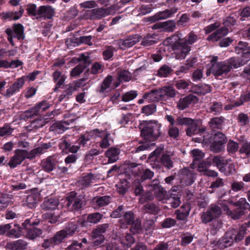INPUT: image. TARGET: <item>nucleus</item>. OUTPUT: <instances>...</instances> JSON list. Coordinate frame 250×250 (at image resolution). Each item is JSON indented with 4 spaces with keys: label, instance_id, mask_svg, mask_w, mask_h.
Instances as JSON below:
<instances>
[{
    "label": "nucleus",
    "instance_id": "39448f33",
    "mask_svg": "<svg viewBox=\"0 0 250 250\" xmlns=\"http://www.w3.org/2000/svg\"><path fill=\"white\" fill-rule=\"evenodd\" d=\"M206 143H210V150L215 153H219L225 149V145L227 142V138L222 132H217L212 134L208 139L204 138Z\"/></svg>",
    "mask_w": 250,
    "mask_h": 250
},
{
    "label": "nucleus",
    "instance_id": "13d9d810",
    "mask_svg": "<svg viewBox=\"0 0 250 250\" xmlns=\"http://www.w3.org/2000/svg\"><path fill=\"white\" fill-rule=\"evenodd\" d=\"M239 149V144L230 139L227 144V151L230 155L234 154Z\"/></svg>",
    "mask_w": 250,
    "mask_h": 250
},
{
    "label": "nucleus",
    "instance_id": "c85d7f7f",
    "mask_svg": "<svg viewBox=\"0 0 250 250\" xmlns=\"http://www.w3.org/2000/svg\"><path fill=\"white\" fill-rule=\"evenodd\" d=\"M226 119L223 116L213 117L210 119L208 125L211 129L222 130Z\"/></svg>",
    "mask_w": 250,
    "mask_h": 250
},
{
    "label": "nucleus",
    "instance_id": "ddd939ff",
    "mask_svg": "<svg viewBox=\"0 0 250 250\" xmlns=\"http://www.w3.org/2000/svg\"><path fill=\"white\" fill-rule=\"evenodd\" d=\"M51 104L46 100H43L38 103L35 106L30 108L25 112V116L31 118L34 116H44V112L48 109Z\"/></svg>",
    "mask_w": 250,
    "mask_h": 250
},
{
    "label": "nucleus",
    "instance_id": "aec40b11",
    "mask_svg": "<svg viewBox=\"0 0 250 250\" xmlns=\"http://www.w3.org/2000/svg\"><path fill=\"white\" fill-rule=\"evenodd\" d=\"M38 19H50L55 15V10L51 6L42 5L38 8Z\"/></svg>",
    "mask_w": 250,
    "mask_h": 250
},
{
    "label": "nucleus",
    "instance_id": "bf43d9fd",
    "mask_svg": "<svg viewBox=\"0 0 250 250\" xmlns=\"http://www.w3.org/2000/svg\"><path fill=\"white\" fill-rule=\"evenodd\" d=\"M191 82L189 80L179 79L174 81L175 87L179 90L188 89Z\"/></svg>",
    "mask_w": 250,
    "mask_h": 250
},
{
    "label": "nucleus",
    "instance_id": "2eb2a0df",
    "mask_svg": "<svg viewBox=\"0 0 250 250\" xmlns=\"http://www.w3.org/2000/svg\"><path fill=\"white\" fill-rule=\"evenodd\" d=\"M150 190L153 192L154 195L159 200H162L165 198L166 191L159 184V181L157 179L153 180L149 185Z\"/></svg>",
    "mask_w": 250,
    "mask_h": 250
},
{
    "label": "nucleus",
    "instance_id": "5fc2aeb1",
    "mask_svg": "<svg viewBox=\"0 0 250 250\" xmlns=\"http://www.w3.org/2000/svg\"><path fill=\"white\" fill-rule=\"evenodd\" d=\"M209 112L214 115L219 114L222 112L223 104L220 102H213L209 108Z\"/></svg>",
    "mask_w": 250,
    "mask_h": 250
},
{
    "label": "nucleus",
    "instance_id": "de8ad7c7",
    "mask_svg": "<svg viewBox=\"0 0 250 250\" xmlns=\"http://www.w3.org/2000/svg\"><path fill=\"white\" fill-rule=\"evenodd\" d=\"M246 229L243 227H241L239 230L235 229L229 230L230 231H233L232 232L234 233L233 239L236 242H239L243 239L246 233Z\"/></svg>",
    "mask_w": 250,
    "mask_h": 250
},
{
    "label": "nucleus",
    "instance_id": "7ed1b4c3",
    "mask_svg": "<svg viewBox=\"0 0 250 250\" xmlns=\"http://www.w3.org/2000/svg\"><path fill=\"white\" fill-rule=\"evenodd\" d=\"M141 136L146 141H155L161 135V125L157 121H144L139 125Z\"/></svg>",
    "mask_w": 250,
    "mask_h": 250
},
{
    "label": "nucleus",
    "instance_id": "3c124183",
    "mask_svg": "<svg viewBox=\"0 0 250 250\" xmlns=\"http://www.w3.org/2000/svg\"><path fill=\"white\" fill-rule=\"evenodd\" d=\"M196 93L200 95H205L211 92V87L208 84H200L194 86Z\"/></svg>",
    "mask_w": 250,
    "mask_h": 250
},
{
    "label": "nucleus",
    "instance_id": "b1692460",
    "mask_svg": "<svg viewBox=\"0 0 250 250\" xmlns=\"http://www.w3.org/2000/svg\"><path fill=\"white\" fill-rule=\"evenodd\" d=\"M93 133L98 137L102 138L100 143V146L102 148H106L110 145L109 144V137L110 134L99 129H95L93 130Z\"/></svg>",
    "mask_w": 250,
    "mask_h": 250
},
{
    "label": "nucleus",
    "instance_id": "473e14b6",
    "mask_svg": "<svg viewBox=\"0 0 250 250\" xmlns=\"http://www.w3.org/2000/svg\"><path fill=\"white\" fill-rule=\"evenodd\" d=\"M143 98L149 102L162 101L160 89H153L149 92H146L143 95Z\"/></svg>",
    "mask_w": 250,
    "mask_h": 250
},
{
    "label": "nucleus",
    "instance_id": "4468645a",
    "mask_svg": "<svg viewBox=\"0 0 250 250\" xmlns=\"http://www.w3.org/2000/svg\"><path fill=\"white\" fill-rule=\"evenodd\" d=\"M230 68L229 64H227L225 61L213 64L208 70L216 78H219V77H226L230 71Z\"/></svg>",
    "mask_w": 250,
    "mask_h": 250
},
{
    "label": "nucleus",
    "instance_id": "6e6d98bb",
    "mask_svg": "<svg viewBox=\"0 0 250 250\" xmlns=\"http://www.w3.org/2000/svg\"><path fill=\"white\" fill-rule=\"evenodd\" d=\"M186 134L188 136H192L198 134V124L196 121L193 120V122L189 124L186 129Z\"/></svg>",
    "mask_w": 250,
    "mask_h": 250
},
{
    "label": "nucleus",
    "instance_id": "f704fd0d",
    "mask_svg": "<svg viewBox=\"0 0 250 250\" xmlns=\"http://www.w3.org/2000/svg\"><path fill=\"white\" fill-rule=\"evenodd\" d=\"M60 148L63 151H68L69 152L75 154L78 152L80 149V147L78 146L71 145L70 143L68 142L66 140H64L59 144Z\"/></svg>",
    "mask_w": 250,
    "mask_h": 250
},
{
    "label": "nucleus",
    "instance_id": "c756f323",
    "mask_svg": "<svg viewBox=\"0 0 250 250\" xmlns=\"http://www.w3.org/2000/svg\"><path fill=\"white\" fill-rule=\"evenodd\" d=\"M227 64H229L230 70L231 71L232 67L237 68L242 65L245 64L248 61L242 57H231L228 60L225 61Z\"/></svg>",
    "mask_w": 250,
    "mask_h": 250
},
{
    "label": "nucleus",
    "instance_id": "49530a36",
    "mask_svg": "<svg viewBox=\"0 0 250 250\" xmlns=\"http://www.w3.org/2000/svg\"><path fill=\"white\" fill-rule=\"evenodd\" d=\"M128 182L125 179H123L116 185L117 192L120 194L124 195L129 189Z\"/></svg>",
    "mask_w": 250,
    "mask_h": 250
},
{
    "label": "nucleus",
    "instance_id": "6e6552de",
    "mask_svg": "<svg viewBox=\"0 0 250 250\" xmlns=\"http://www.w3.org/2000/svg\"><path fill=\"white\" fill-rule=\"evenodd\" d=\"M88 222L86 220L79 218L77 220L68 223L63 230H64L69 237L76 232L85 231Z\"/></svg>",
    "mask_w": 250,
    "mask_h": 250
},
{
    "label": "nucleus",
    "instance_id": "0eeeda50",
    "mask_svg": "<svg viewBox=\"0 0 250 250\" xmlns=\"http://www.w3.org/2000/svg\"><path fill=\"white\" fill-rule=\"evenodd\" d=\"M25 82L24 77H21L17 80L6 89L4 90L2 88L6 84L5 81L0 82V94L3 97L9 98L16 93L19 92L23 87Z\"/></svg>",
    "mask_w": 250,
    "mask_h": 250
},
{
    "label": "nucleus",
    "instance_id": "a878e982",
    "mask_svg": "<svg viewBox=\"0 0 250 250\" xmlns=\"http://www.w3.org/2000/svg\"><path fill=\"white\" fill-rule=\"evenodd\" d=\"M191 209L189 204L183 205L180 208L175 211L176 218L178 220L186 221Z\"/></svg>",
    "mask_w": 250,
    "mask_h": 250
},
{
    "label": "nucleus",
    "instance_id": "cd10ccee",
    "mask_svg": "<svg viewBox=\"0 0 250 250\" xmlns=\"http://www.w3.org/2000/svg\"><path fill=\"white\" fill-rule=\"evenodd\" d=\"M60 204L59 200L54 198L46 199L41 205L42 209L53 210L56 209Z\"/></svg>",
    "mask_w": 250,
    "mask_h": 250
},
{
    "label": "nucleus",
    "instance_id": "e433bc0d",
    "mask_svg": "<svg viewBox=\"0 0 250 250\" xmlns=\"http://www.w3.org/2000/svg\"><path fill=\"white\" fill-rule=\"evenodd\" d=\"M120 152L119 148L111 147L105 153V156L108 158V162L110 163L115 162L118 160V156Z\"/></svg>",
    "mask_w": 250,
    "mask_h": 250
},
{
    "label": "nucleus",
    "instance_id": "37998d69",
    "mask_svg": "<svg viewBox=\"0 0 250 250\" xmlns=\"http://www.w3.org/2000/svg\"><path fill=\"white\" fill-rule=\"evenodd\" d=\"M154 176V172L148 168L145 170L141 169L139 173L137 175L138 180L140 182H143L147 179H151Z\"/></svg>",
    "mask_w": 250,
    "mask_h": 250
},
{
    "label": "nucleus",
    "instance_id": "1a4fd4ad",
    "mask_svg": "<svg viewBox=\"0 0 250 250\" xmlns=\"http://www.w3.org/2000/svg\"><path fill=\"white\" fill-rule=\"evenodd\" d=\"M67 238L68 236L62 229L57 231L53 237L45 239L42 244V247L44 249L54 248L55 246L64 242L65 239Z\"/></svg>",
    "mask_w": 250,
    "mask_h": 250
},
{
    "label": "nucleus",
    "instance_id": "bb28decb",
    "mask_svg": "<svg viewBox=\"0 0 250 250\" xmlns=\"http://www.w3.org/2000/svg\"><path fill=\"white\" fill-rule=\"evenodd\" d=\"M160 89L162 101H166L174 98L176 95V91L172 86H163Z\"/></svg>",
    "mask_w": 250,
    "mask_h": 250
},
{
    "label": "nucleus",
    "instance_id": "4c0bfd02",
    "mask_svg": "<svg viewBox=\"0 0 250 250\" xmlns=\"http://www.w3.org/2000/svg\"><path fill=\"white\" fill-rule=\"evenodd\" d=\"M27 243L22 239H19L8 244V248L12 250H23L26 248Z\"/></svg>",
    "mask_w": 250,
    "mask_h": 250
},
{
    "label": "nucleus",
    "instance_id": "79ce46f5",
    "mask_svg": "<svg viewBox=\"0 0 250 250\" xmlns=\"http://www.w3.org/2000/svg\"><path fill=\"white\" fill-rule=\"evenodd\" d=\"M40 194L38 193H32L26 197V202L27 206L30 208L35 207L40 200Z\"/></svg>",
    "mask_w": 250,
    "mask_h": 250
},
{
    "label": "nucleus",
    "instance_id": "c9c22d12",
    "mask_svg": "<svg viewBox=\"0 0 250 250\" xmlns=\"http://www.w3.org/2000/svg\"><path fill=\"white\" fill-rule=\"evenodd\" d=\"M76 89L77 88L75 85L73 84H69L68 87L59 97L58 101L61 102L63 100H68L72 95L73 92L76 90Z\"/></svg>",
    "mask_w": 250,
    "mask_h": 250
},
{
    "label": "nucleus",
    "instance_id": "338daca9",
    "mask_svg": "<svg viewBox=\"0 0 250 250\" xmlns=\"http://www.w3.org/2000/svg\"><path fill=\"white\" fill-rule=\"evenodd\" d=\"M181 244L185 246L190 244L193 239L194 235L189 232L184 233L181 235Z\"/></svg>",
    "mask_w": 250,
    "mask_h": 250
},
{
    "label": "nucleus",
    "instance_id": "20e7f679",
    "mask_svg": "<svg viewBox=\"0 0 250 250\" xmlns=\"http://www.w3.org/2000/svg\"><path fill=\"white\" fill-rule=\"evenodd\" d=\"M66 202V206L68 209L74 212L81 211L86 205L84 195H78L75 191L67 194Z\"/></svg>",
    "mask_w": 250,
    "mask_h": 250
},
{
    "label": "nucleus",
    "instance_id": "5701e85b",
    "mask_svg": "<svg viewBox=\"0 0 250 250\" xmlns=\"http://www.w3.org/2000/svg\"><path fill=\"white\" fill-rule=\"evenodd\" d=\"M228 31L229 29L227 27H222L210 34L207 37V40L212 42H217L226 36L228 33Z\"/></svg>",
    "mask_w": 250,
    "mask_h": 250
},
{
    "label": "nucleus",
    "instance_id": "0e129e2a",
    "mask_svg": "<svg viewBox=\"0 0 250 250\" xmlns=\"http://www.w3.org/2000/svg\"><path fill=\"white\" fill-rule=\"evenodd\" d=\"M176 9L172 8L170 9H166L163 11L159 12L157 13V14L160 20L171 17L174 14L176 13Z\"/></svg>",
    "mask_w": 250,
    "mask_h": 250
},
{
    "label": "nucleus",
    "instance_id": "ea45409f",
    "mask_svg": "<svg viewBox=\"0 0 250 250\" xmlns=\"http://www.w3.org/2000/svg\"><path fill=\"white\" fill-rule=\"evenodd\" d=\"M13 226L14 228L12 227L10 229L8 230L6 233V236L10 238H18L23 232V228H22V225L20 226L17 224H14Z\"/></svg>",
    "mask_w": 250,
    "mask_h": 250
},
{
    "label": "nucleus",
    "instance_id": "412c9836",
    "mask_svg": "<svg viewBox=\"0 0 250 250\" xmlns=\"http://www.w3.org/2000/svg\"><path fill=\"white\" fill-rule=\"evenodd\" d=\"M152 28L153 29H162L165 32H173L176 28V23L173 20H168L162 22H157L154 24Z\"/></svg>",
    "mask_w": 250,
    "mask_h": 250
},
{
    "label": "nucleus",
    "instance_id": "72a5a7b5",
    "mask_svg": "<svg viewBox=\"0 0 250 250\" xmlns=\"http://www.w3.org/2000/svg\"><path fill=\"white\" fill-rule=\"evenodd\" d=\"M53 81L56 83V85L54 88V91L57 92L59 88L63 84L65 80V76L62 75L61 72L58 70H56L54 72L52 75Z\"/></svg>",
    "mask_w": 250,
    "mask_h": 250
},
{
    "label": "nucleus",
    "instance_id": "f3484780",
    "mask_svg": "<svg viewBox=\"0 0 250 250\" xmlns=\"http://www.w3.org/2000/svg\"><path fill=\"white\" fill-rule=\"evenodd\" d=\"M110 14V9L106 8H95L87 12V15L91 20L101 19Z\"/></svg>",
    "mask_w": 250,
    "mask_h": 250
},
{
    "label": "nucleus",
    "instance_id": "7c9ffc66",
    "mask_svg": "<svg viewBox=\"0 0 250 250\" xmlns=\"http://www.w3.org/2000/svg\"><path fill=\"white\" fill-rule=\"evenodd\" d=\"M24 13V9L22 6H20L19 11L16 12H7L2 13V19L10 20H13L14 21L20 19L23 15Z\"/></svg>",
    "mask_w": 250,
    "mask_h": 250
},
{
    "label": "nucleus",
    "instance_id": "9d476101",
    "mask_svg": "<svg viewBox=\"0 0 250 250\" xmlns=\"http://www.w3.org/2000/svg\"><path fill=\"white\" fill-rule=\"evenodd\" d=\"M222 213L221 208L218 206L211 204L207 209L203 212L201 215L202 222L204 224L211 222L219 217Z\"/></svg>",
    "mask_w": 250,
    "mask_h": 250
},
{
    "label": "nucleus",
    "instance_id": "69168bd1",
    "mask_svg": "<svg viewBox=\"0 0 250 250\" xmlns=\"http://www.w3.org/2000/svg\"><path fill=\"white\" fill-rule=\"evenodd\" d=\"M14 129L8 124H5L0 127V137L10 136L12 134Z\"/></svg>",
    "mask_w": 250,
    "mask_h": 250
},
{
    "label": "nucleus",
    "instance_id": "052dcab7",
    "mask_svg": "<svg viewBox=\"0 0 250 250\" xmlns=\"http://www.w3.org/2000/svg\"><path fill=\"white\" fill-rule=\"evenodd\" d=\"M240 20L242 21L250 20V5L239 10Z\"/></svg>",
    "mask_w": 250,
    "mask_h": 250
},
{
    "label": "nucleus",
    "instance_id": "603ef678",
    "mask_svg": "<svg viewBox=\"0 0 250 250\" xmlns=\"http://www.w3.org/2000/svg\"><path fill=\"white\" fill-rule=\"evenodd\" d=\"M143 210L147 213L151 214L156 215L158 214L159 208L153 203H146L143 207Z\"/></svg>",
    "mask_w": 250,
    "mask_h": 250
},
{
    "label": "nucleus",
    "instance_id": "8fccbe9b",
    "mask_svg": "<svg viewBox=\"0 0 250 250\" xmlns=\"http://www.w3.org/2000/svg\"><path fill=\"white\" fill-rule=\"evenodd\" d=\"M228 215L233 219H239L245 214V209L243 208H236L228 211Z\"/></svg>",
    "mask_w": 250,
    "mask_h": 250
},
{
    "label": "nucleus",
    "instance_id": "774afa93",
    "mask_svg": "<svg viewBox=\"0 0 250 250\" xmlns=\"http://www.w3.org/2000/svg\"><path fill=\"white\" fill-rule=\"evenodd\" d=\"M240 154H245L246 156H250V142L244 141L242 146L239 150Z\"/></svg>",
    "mask_w": 250,
    "mask_h": 250
},
{
    "label": "nucleus",
    "instance_id": "4d7b16f0",
    "mask_svg": "<svg viewBox=\"0 0 250 250\" xmlns=\"http://www.w3.org/2000/svg\"><path fill=\"white\" fill-rule=\"evenodd\" d=\"M192 102V98L189 96H186L184 98H181L177 103L178 109L183 110L188 107V105Z\"/></svg>",
    "mask_w": 250,
    "mask_h": 250
},
{
    "label": "nucleus",
    "instance_id": "423d86ee",
    "mask_svg": "<svg viewBox=\"0 0 250 250\" xmlns=\"http://www.w3.org/2000/svg\"><path fill=\"white\" fill-rule=\"evenodd\" d=\"M40 222V219L31 217L26 219L22 223V228L26 231L27 238L33 240L42 234V230L36 227Z\"/></svg>",
    "mask_w": 250,
    "mask_h": 250
},
{
    "label": "nucleus",
    "instance_id": "f8f14e48",
    "mask_svg": "<svg viewBox=\"0 0 250 250\" xmlns=\"http://www.w3.org/2000/svg\"><path fill=\"white\" fill-rule=\"evenodd\" d=\"M135 215L132 211L125 212L122 221L126 225H131L130 231L133 234L140 233L141 231V224L135 222Z\"/></svg>",
    "mask_w": 250,
    "mask_h": 250
},
{
    "label": "nucleus",
    "instance_id": "a18cd8bd",
    "mask_svg": "<svg viewBox=\"0 0 250 250\" xmlns=\"http://www.w3.org/2000/svg\"><path fill=\"white\" fill-rule=\"evenodd\" d=\"M111 198L107 195L98 196L94 199V202L97 206L99 208L108 205L111 202Z\"/></svg>",
    "mask_w": 250,
    "mask_h": 250
},
{
    "label": "nucleus",
    "instance_id": "4be33fe9",
    "mask_svg": "<svg viewBox=\"0 0 250 250\" xmlns=\"http://www.w3.org/2000/svg\"><path fill=\"white\" fill-rule=\"evenodd\" d=\"M230 231H227L224 236L219 239L217 242V245L220 249H225L231 246L234 242L233 239L234 233Z\"/></svg>",
    "mask_w": 250,
    "mask_h": 250
},
{
    "label": "nucleus",
    "instance_id": "a211bd4d",
    "mask_svg": "<svg viewBox=\"0 0 250 250\" xmlns=\"http://www.w3.org/2000/svg\"><path fill=\"white\" fill-rule=\"evenodd\" d=\"M81 57L82 59L81 62L73 68L71 71L70 75L72 77H76L80 75L90 64L88 57L83 54Z\"/></svg>",
    "mask_w": 250,
    "mask_h": 250
},
{
    "label": "nucleus",
    "instance_id": "58836bf2",
    "mask_svg": "<svg viewBox=\"0 0 250 250\" xmlns=\"http://www.w3.org/2000/svg\"><path fill=\"white\" fill-rule=\"evenodd\" d=\"M13 34L14 33V38L19 40H23L25 38L24 34V27L21 23H14L13 25Z\"/></svg>",
    "mask_w": 250,
    "mask_h": 250
},
{
    "label": "nucleus",
    "instance_id": "e2e57ef3",
    "mask_svg": "<svg viewBox=\"0 0 250 250\" xmlns=\"http://www.w3.org/2000/svg\"><path fill=\"white\" fill-rule=\"evenodd\" d=\"M26 11L29 16L33 17L36 19H38V9H37V5L35 4H28L27 5Z\"/></svg>",
    "mask_w": 250,
    "mask_h": 250
},
{
    "label": "nucleus",
    "instance_id": "6ab92c4d",
    "mask_svg": "<svg viewBox=\"0 0 250 250\" xmlns=\"http://www.w3.org/2000/svg\"><path fill=\"white\" fill-rule=\"evenodd\" d=\"M156 166L159 169L165 168L169 170L174 167V162L170 155L163 153L160 157V163Z\"/></svg>",
    "mask_w": 250,
    "mask_h": 250
},
{
    "label": "nucleus",
    "instance_id": "680f3d73",
    "mask_svg": "<svg viewBox=\"0 0 250 250\" xmlns=\"http://www.w3.org/2000/svg\"><path fill=\"white\" fill-rule=\"evenodd\" d=\"M95 177L94 174L91 173H87L83 177L81 184L84 187L87 188L90 185L92 181L94 180Z\"/></svg>",
    "mask_w": 250,
    "mask_h": 250
},
{
    "label": "nucleus",
    "instance_id": "9b49d317",
    "mask_svg": "<svg viewBox=\"0 0 250 250\" xmlns=\"http://www.w3.org/2000/svg\"><path fill=\"white\" fill-rule=\"evenodd\" d=\"M179 183L183 187L191 185L194 182L195 173L194 171L188 167L179 170L177 175Z\"/></svg>",
    "mask_w": 250,
    "mask_h": 250
},
{
    "label": "nucleus",
    "instance_id": "393cba45",
    "mask_svg": "<svg viewBox=\"0 0 250 250\" xmlns=\"http://www.w3.org/2000/svg\"><path fill=\"white\" fill-rule=\"evenodd\" d=\"M141 37L137 34L129 35L120 44V48L125 50L126 48L133 46L137 42H139Z\"/></svg>",
    "mask_w": 250,
    "mask_h": 250
},
{
    "label": "nucleus",
    "instance_id": "a19ab883",
    "mask_svg": "<svg viewBox=\"0 0 250 250\" xmlns=\"http://www.w3.org/2000/svg\"><path fill=\"white\" fill-rule=\"evenodd\" d=\"M248 102H250V89L241 94L239 99L234 102L232 106L233 107H238L243 105L244 103Z\"/></svg>",
    "mask_w": 250,
    "mask_h": 250
},
{
    "label": "nucleus",
    "instance_id": "dca6fc26",
    "mask_svg": "<svg viewBox=\"0 0 250 250\" xmlns=\"http://www.w3.org/2000/svg\"><path fill=\"white\" fill-rule=\"evenodd\" d=\"M235 51L248 61L250 59V46L247 42L240 41L235 47Z\"/></svg>",
    "mask_w": 250,
    "mask_h": 250
},
{
    "label": "nucleus",
    "instance_id": "864d4df0",
    "mask_svg": "<svg viewBox=\"0 0 250 250\" xmlns=\"http://www.w3.org/2000/svg\"><path fill=\"white\" fill-rule=\"evenodd\" d=\"M172 71L173 69L170 66L164 64L159 68L157 75L160 77H167Z\"/></svg>",
    "mask_w": 250,
    "mask_h": 250
},
{
    "label": "nucleus",
    "instance_id": "f257e3e1",
    "mask_svg": "<svg viewBox=\"0 0 250 250\" xmlns=\"http://www.w3.org/2000/svg\"><path fill=\"white\" fill-rule=\"evenodd\" d=\"M198 39V36L193 31L189 32L185 41H183L177 35H174L167 38L166 42L172 45V48L175 54L177 59H184L190 51L189 44H192Z\"/></svg>",
    "mask_w": 250,
    "mask_h": 250
},
{
    "label": "nucleus",
    "instance_id": "f03ea898",
    "mask_svg": "<svg viewBox=\"0 0 250 250\" xmlns=\"http://www.w3.org/2000/svg\"><path fill=\"white\" fill-rule=\"evenodd\" d=\"M42 153V148L41 147L35 148L30 151L26 150L17 149L15 150L14 155L10 158L7 163L11 169L16 168L20 165L26 159L33 160L37 156Z\"/></svg>",
    "mask_w": 250,
    "mask_h": 250
},
{
    "label": "nucleus",
    "instance_id": "09e8293b",
    "mask_svg": "<svg viewBox=\"0 0 250 250\" xmlns=\"http://www.w3.org/2000/svg\"><path fill=\"white\" fill-rule=\"evenodd\" d=\"M41 117L37 118L32 121L29 125L28 126V129L29 131H35L38 128L42 127L44 125V121Z\"/></svg>",
    "mask_w": 250,
    "mask_h": 250
},
{
    "label": "nucleus",
    "instance_id": "2f4dec72",
    "mask_svg": "<svg viewBox=\"0 0 250 250\" xmlns=\"http://www.w3.org/2000/svg\"><path fill=\"white\" fill-rule=\"evenodd\" d=\"M56 166V162L52 157H48L42 162V169L46 172L49 173L53 171Z\"/></svg>",
    "mask_w": 250,
    "mask_h": 250
},
{
    "label": "nucleus",
    "instance_id": "c03bdc74",
    "mask_svg": "<svg viewBox=\"0 0 250 250\" xmlns=\"http://www.w3.org/2000/svg\"><path fill=\"white\" fill-rule=\"evenodd\" d=\"M64 124L66 125L69 124L67 121H65L63 123H55L50 126L49 130L55 133H62L67 128L65 127Z\"/></svg>",
    "mask_w": 250,
    "mask_h": 250
}]
</instances>
